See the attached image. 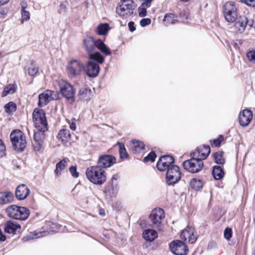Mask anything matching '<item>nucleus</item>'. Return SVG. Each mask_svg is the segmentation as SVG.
<instances>
[{"label":"nucleus","mask_w":255,"mask_h":255,"mask_svg":"<svg viewBox=\"0 0 255 255\" xmlns=\"http://www.w3.org/2000/svg\"><path fill=\"white\" fill-rule=\"evenodd\" d=\"M6 148L4 142L0 139V157H2L5 154Z\"/></svg>","instance_id":"50"},{"label":"nucleus","mask_w":255,"mask_h":255,"mask_svg":"<svg viewBox=\"0 0 255 255\" xmlns=\"http://www.w3.org/2000/svg\"><path fill=\"white\" fill-rule=\"evenodd\" d=\"M233 232L231 228H226L224 230V238L228 241L230 240L232 237Z\"/></svg>","instance_id":"44"},{"label":"nucleus","mask_w":255,"mask_h":255,"mask_svg":"<svg viewBox=\"0 0 255 255\" xmlns=\"http://www.w3.org/2000/svg\"><path fill=\"white\" fill-rule=\"evenodd\" d=\"M211 152V148L209 145L203 144L196 148L194 151L190 153L191 157L199 158V159H206Z\"/></svg>","instance_id":"16"},{"label":"nucleus","mask_w":255,"mask_h":255,"mask_svg":"<svg viewBox=\"0 0 255 255\" xmlns=\"http://www.w3.org/2000/svg\"><path fill=\"white\" fill-rule=\"evenodd\" d=\"M0 13L1 15H3V14H5L6 13L5 12L4 10H2L0 11Z\"/></svg>","instance_id":"62"},{"label":"nucleus","mask_w":255,"mask_h":255,"mask_svg":"<svg viewBox=\"0 0 255 255\" xmlns=\"http://www.w3.org/2000/svg\"><path fill=\"white\" fill-rule=\"evenodd\" d=\"M6 213L9 217L21 221L27 219L30 214V211L28 208L16 205L9 206L6 209Z\"/></svg>","instance_id":"4"},{"label":"nucleus","mask_w":255,"mask_h":255,"mask_svg":"<svg viewBox=\"0 0 255 255\" xmlns=\"http://www.w3.org/2000/svg\"><path fill=\"white\" fill-rule=\"evenodd\" d=\"M253 118V113L250 110L245 109L241 111L239 115L240 124L242 127L247 126Z\"/></svg>","instance_id":"20"},{"label":"nucleus","mask_w":255,"mask_h":255,"mask_svg":"<svg viewBox=\"0 0 255 255\" xmlns=\"http://www.w3.org/2000/svg\"><path fill=\"white\" fill-rule=\"evenodd\" d=\"M181 177V172L179 166L173 165L166 170V181L168 185L177 183Z\"/></svg>","instance_id":"10"},{"label":"nucleus","mask_w":255,"mask_h":255,"mask_svg":"<svg viewBox=\"0 0 255 255\" xmlns=\"http://www.w3.org/2000/svg\"><path fill=\"white\" fill-rule=\"evenodd\" d=\"M177 16L172 13H166L164 17L163 21L166 26L169 24H174L177 21Z\"/></svg>","instance_id":"32"},{"label":"nucleus","mask_w":255,"mask_h":255,"mask_svg":"<svg viewBox=\"0 0 255 255\" xmlns=\"http://www.w3.org/2000/svg\"><path fill=\"white\" fill-rule=\"evenodd\" d=\"M151 23V19L148 18H144L140 20V24L142 27H145Z\"/></svg>","instance_id":"48"},{"label":"nucleus","mask_w":255,"mask_h":255,"mask_svg":"<svg viewBox=\"0 0 255 255\" xmlns=\"http://www.w3.org/2000/svg\"><path fill=\"white\" fill-rule=\"evenodd\" d=\"M27 6L26 3H22L21 4V10H25V8Z\"/></svg>","instance_id":"57"},{"label":"nucleus","mask_w":255,"mask_h":255,"mask_svg":"<svg viewBox=\"0 0 255 255\" xmlns=\"http://www.w3.org/2000/svg\"><path fill=\"white\" fill-rule=\"evenodd\" d=\"M86 175L91 182L98 185H102L107 179L104 169L97 165L88 167L86 171Z\"/></svg>","instance_id":"3"},{"label":"nucleus","mask_w":255,"mask_h":255,"mask_svg":"<svg viewBox=\"0 0 255 255\" xmlns=\"http://www.w3.org/2000/svg\"><path fill=\"white\" fill-rule=\"evenodd\" d=\"M10 141L13 149L18 151H22L26 146V141L24 133L19 129L12 131L10 134Z\"/></svg>","instance_id":"5"},{"label":"nucleus","mask_w":255,"mask_h":255,"mask_svg":"<svg viewBox=\"0 0 255 255\" xmlns=\"http://www.w3.org/2000/svg\"><path fill=\"white\" fill-rule=\"evenodd\" d=\"M60 91L63 97L71 102H74L75 90L69 83L63 81L60 84Z\"/></svg>","instance_id":"14"},{"label":"nucleus","mask_w":255,"mask_h":255,"mask_svg":"<svg viewBox=\"0 0 255 255\" xmlns=\"http://www.w3.org/2000/svg\"><path fill=\"white\" fill-rule=\"evenodd\" d=\"M197 237L194 235V231H190V237L188 238V242L190 244H194L197 240Z\"/></svg>","instance_id":"49"},{"label":"nucleus","mask_w":255,"mask_h":255,"mask_svg":"<svg viewBox=\"0 0 255 255\" xmlns=\"http://www.w3.org/2000/svg\"><path fill=\"white\" fill-rule=\"evenodd\" d=\"M30 190L23 184L18 185L15 192V197L18 200H23L29 195Z\"/></svg>","instance_id":"22"},{"label":"nucleus","mask_w":255,"mask_h":255,"mask_svg":"<svg viewBox=\"0 0 255 255\" xmlns=\"http://www.w3.org/2000/svg\"><path fill=\"white\" fill-rule=\"evenodd\" d=\"M32 118L34 127L37 130L34 131L33 135L35 142L34 148L36 151H39L46 136L45 132L48 129L44 111L42 109H35L32 113Z\"/></svg>","instance_id":"1"},{"label":"nucleus","mask_w":255,"mask_h":255,"mask_svg":"<svg viewBox=\"0 0 255 255\" xmlns=\"http://www.w3.org/2000/svg\"><path fill=\"white\" fill-rule=\"evenodd\" d=\"M96 48L106 55H110L112 54L110 48L101 39H99L95 40V49Z\"/></svg>","instance_id":"27"},{"label":"nucleus","mask_w":255,"mask_h":255,"mask_svg":"<svg viewBox=\"0 0 255 255\" xmlns=\"http://www.w3.org/2000/svg\"><path fill=\"white\" fill-rule=\"evenodd\" d=\"M4 109L6 113H11L16 110V105L13 102H9L4 106Z\"/></svg>","instance_id":"41"},{"label":"nucleus","mask_w":255,"mask_h":255,"mask_svg":"<svg viewBox=\"0 0 255 255\" xmlns=\"http://www.w3.org/2000/svg\"><path fill=\"white\" fill-rule=\"evenodd\" d=\"M164 218V210L160 208H156L153 209L150 215L149 219L152 223V227L159 230L162 223V220Z\"/></svg>","instance_id":"11"},{"label":"nucleus","mask_w":255,"mask_h":255,"mask_svg":"<svg viewBox=\"0 0 255 255\" xmlns=\"http://www.w3.org/2000/svg\"><path fill=\"white\" fill-rule=\"evenodd\" d=\"M252 26L253 21L250 22L245 15L240 16L237 18L235 23V28L238 32L242 33L244 32L247 25Z\"/></svg>","instance_id":"19"},{"label":"nucleus","mask_w":255,"mask_h":255,"mask_svg":"<svg viewBox=\"0 0 255 255\" xmlns=\"http://www.w3.org/2000/svg\"><path fill=\"white\" fill-rule=\"evenodd\" d=\"M8 1H9V0H0V5L5 4Z\"/></svg>","instance_id":"58"},{"label":"nucleus","mask_w":255,"mask_h":255,"mask_svg":"<svg viewBox=\"0 0 255 255\" xmlns=\"http://www.w3.org/2000/svg\"><path fill=\"white\" fill-rule=\"evenodd\" d=\"M215 162L217 164H224L225 163V159L224 157L223 151H218L213 154Z\"/></svg>","instance_id":"37"},{"label":"nucleus","mask_w":255,"mask_h":255,"mask_svg":"<svg viewBox=\"0 0 255 255\" xmlns=\"http://www.w3.org/2000/svg\"><path fill=\"white\" fill-rule=\"evenodd\" d=\"M20 225L15 221H8L4 226V232L8 234H15L18 229H20Z\"/></svg>","instance_id":"25"},{"label":"nucleus","mask_w":255,"mask_h":255,"mask_svg":"<svg viewBox=\"0 0 255 255\" xmlns=\"http://www.w3.org/2000/svg\"><path fill=\"white\" fill-rule=\"evenodd\" d=\"M116 162V158L111 154H103L99 156L97 161V166L101 168H109Z\"/></svg>","instance_id":"17"},{"label":"nucleus","mask_w":255,"mask_h":255,"mask_svg":"<svg viewBox=\"0 0 255 255\" xmlns=\"http://www.w3.org/2000/svg\"><path fill=\"white\" fill-rule=\"evenodd\" d=\"M134 8L132 0H121L116 8V12L120 16L127 18L133 14Z\"/></svg>","instance_id":"6"},{"label":"nucleus","mask_w":255,"mask_h":255,"mask_svg":"<svg viewBox=\"0 0 255 255\" xmlns=\"http://www.w3.org/2000/svg\"><path fill=\"white\" fill-rule=\"evenodd\" d=\"M6 240V237L1 232V233L0 234V241L1 242H4Z\"/></svg>","instance_id":"56"},{"label":"nucleus","mask_w":255,"mask_h":255,"mask_svg":"<svg viewBox=\"0 0 255 255\" xmlns=\"http://www.w3.org/2000/svg\"><path fill=\"white\" fill-rule=\"evenodd\" d=\"M203 184L202 181L197 178L192 179L190 182V186L191 188L194 189L196 191L199 190L202 188Z\"/></svg>","instance_id":"39"},{"label":"nucleus","mask_w":255,"mask_h":255,"mask_svg":"<svg viewBox=\"0 0 255 255\" xmlns=\"http://www.w3.org/2000/svg\"><path fill=\"white\" fill-rule=\"evenodd\" d=\"M174 162V158L173 156L166 155L161 156L156 164V167L160 171L167 170L170 166H173Z\"/></svg>","instance_id":"15"},{"label":"nucleus","mask_w":255,"mask_h":255,"mask_svg":"<svg viewBox=\"0 0 255 255\" xmlns=\"http://www.w3.org/2000/svg\"><path fill=\"white\" fill-rule=\"evenodd\" d=\"M132 145L131 147L132 151L134 152H139L145 148V144L142 141L133 139L131 141Z\"/></svg>","instance_id":"31"},{"label":"nucleus","mask_w":255,"mask_h":255,"mask_svg":"<svg viewBox=\"0 0 255 255\" xmlns=\"http://www.w3.org/2000/svg\"><path fill=\"white\" fill-rule=\"evenodd\" d=\"M105 61V57L99 52L90 54L88 60L83 64V69L86 74L91 78L96 77L100 70L99 64Z\"/></svg>","instance_id":"2"},{"label":"nucleus","mask_w":255,"mask_h":255,"mask_svg":"<svg viewBox=\"0 0 255 255\" xmlns=\"http://www.w3.org/2000/svg\"><path fill=\"white\" fill-rule=\"evenodd\" d=\"M247 56L250 61L255 63V50H251L247 52Z\"/></svg>","instance_id":"46"},{"label":"nucleus","mask_w":255,"mask_h":255,"mask_svg":"<svg viewBox=\"0 0 255 255\" xmlns=\"http://www.w3.org/2000/svg\"><path fill=\"white\" fill-rule=\"evenodd\" d=\"M119 175L114 174L105 187V192L109 193L111 197H115L118 192Z\"/></svg>","instance_id":"18"},{"label":"nucleus","mask_w":255,"mask_h":255,"mask_svg":"<svg viewBox=\"0 0 255 255\" xmlns=\"http://www.w3.org/2000/svg\"><path fill=\"white\" fill-rule=\"evenodd\" d=\"M60 8L65 9L66 8V6L64 3L62 2L60 3Z\"/></svg>","instance_id":"59"},{"label":"nucleus","mask_w":255,"mask_h":255,"mask_svg":"<svg viewBox=\"0 0 255 255\" xmlns=\"http://www.w3.org/2000/svg\"><path fill=\"white\" fill-rule=\"evenodd\" d=\"M157 233L152 229L145 230L142 233V237L146 241L152 242L157 237Z\"/></svg>","instance_id":"28"},{"label":"nucleus","mask_w":255,"mask_h":255,"mask_svg":"<svg viewBox=\"0 0 255 255\" xmlns=\"http://www.w3.org/2000/svg\"><path fill=\"white\" fill-rule=\"evenodd\" d=\"M14 196L13 193L8 191L0 192V204H6L12 202Z\"/></svg>","instance_id":"24"},{"label":"nucleus","mask_w":255,"mask_h":255,"mask_svg":"<svg viewBox=\"0 0 255 255\" xmlns=\"http://www.w3.org/2000/svg\"><path fill=\"white\" fill-rule=\"evenodd\" d=\"M203 166V161L195 157H192L191 159L186 160L183 163L184 168L192 173H198L200 171Z\"/></svg>","instance_id":"8"},{"label":"nucleus","mask_w":255,"mask_h":255,"mask_svg":"<svg viewBox=\"0 0 255 255\" xmlns=\"http://www.w3.org/2000/svg\"><path fill=\"white\" fill-rule=\"evenodd\" d=\"M2 231L1 230V229H0V234L1 233Z\"/></svg>","instance_id":"63"},{"label":"nucleus","mask_w":255,"mask_h":255,"mask_svg":"<svg viewBox=\"0 0 255 255\" xmlns=\"http://www.w3.org/2000/svg\"><path fill=\"white\" fill-rule=\"evenodd\" d=\"M247 5L253 7H255V0H249Z\"/></svg>","instance_id":"55"},{"label":"nucleus","mask_w":255,"mask_h":255,"mask_svg":"<svg viewBox=\"0 0 255 255\" xmlns=\"http://www.w3.org/2000/svg\"><path fill=\"white\" fill-rule=\"evenodd\" d=\"M83 69V64L80 60L73 59L67 63L66 71L69 78H77L81 76Z\"/></svg>","instance_id":"7"},{"label":"nucleus","mask_w":255,"mask_h":255,"mask_svg":"<svg viewBox=\"0 0 255 255\" xmlns=\"http://www.w3.org/2000/svg\"><path fill=\"white\" fill-rule=\"evenodd\" d=\"M83 47L88 53L89 57L93 54L95 50V40L91 36H87L83 40Z\"/></svg>","instance_id":"21"},{"label":"nucleus","mask_w":255,"mask_h":255,"mask_svg":"<svg viewBox=\"0 0 255 255\" xmlns=\"http://www.w3.org/2000/svg\"><path fill=\"white\" fill-rule=\"evenodd\" d=\"M144 1L142 3V5L146 7H149L152 0H144Z\"/></svg>","instance_id":"54"},{"label":"nucleus","mask_w":255,"mask_h":255,"mask_svg":"<svg viewBox=\"0 0 255 255\" xmlns=\"http://www.w3.org/2000/svg\"><path fill=\"white\" fill-rule=\"evenodd\" d=\"M47 234L46 232H34V234H32L31 233L28 235L26 237H24L22 238V241L24 242L28 241L29 240H31L33 239L34 238H38L41 237H43L44 236H45Z\"/></svg>","instance_id":"36"},{"label":"nucleus","mask_w":255,"mask_h":255,"mask_svg":"<svg viewBox=\"0 0 255 255\" xmlns=\"http://www.w3.org/2000/svg\"><path fill=\"white\" fill-rule=\"evenodd\" d=\"M70 128L72 130H75L76 129V120L75 119H72V122L70 123Z\"/></svg>","instance_id":"53"},{"label":"nucleus","mask_w":255,"mask_h":255,"mask_svg":"<svg viewBox=\"0 0 255 255\" xmlns=\"http://www.w3.org/2000/svg\"><path fill=\"white\" fill-rule=\"evenodd\" d=\"M17 86L15 84H10L6 85L2 92L1 96L4 97L8 94H12L15 92Z\"/></svg>","instance_id":"33"},{"label":"nucleus","mask_w":255,"mask_h":255,"mask_svg":"<svg viewBox=\"0 0 255 255\" xmlns=\"http://www.w3.org/2000/svg\"><path fill=\"white\" fill-rule=\"evenodd\" d=\"M129 30L133 32L135 30V26H134V22L133 21H130L128 24Z\"/></svg>","instance_id":"52"},{"label":"nucleus","mask_w":255,"mask_h":255,"mask_svg":"<svg viewBox=\"0 0 255 255\" xmlns=\"http://www.w3.org/2000/svg\"><path fill=\"white\" fill-rule=\"evenodd\" d=\"M38 65L34 61H31L30 66L27 69L28 75L31 76H33L38 73Z\"/></svg>","instance_id":"35"},{"label":"nucleus","mask_w":255,"mask_h":255,"mask_svg":"<svg viewBox=\"0 0 255 255\" xmlns=\"http://www.w3.org/2000/svg\"><path fill=\"white\" fill-rule=\"evenodd\" d=\"M78 96L79 100L87 103L91 100L93 96L92 92L89 88L83 87L80 89Z\"/></svg>","instance_id":"23"},{"label":"nucleus","mask_w":255,"mask_h":255,"mask_svg":"<svg viewBox=\"0 0 255 255\" xmlns=\"http://www.w3.org/2000/svg\"><path fill=\"white\" fill-rule=\"evenodd\" d=\"M117 145L119 146L120 158L122 159L128 158V154L126 150L125 144L122 142H118Z\"/></svg>","instance_id":"38"},{"label":"nucleus","mask_w":255,"mask_h":255,"mask_svg":"<svg viewBox=\"0 0 255 255\" xmlns=\"http://www.w3.org/2000/svg\"><path fill=\"white\" fill-rule=\"evenodd\" d=\"M100 215H105L104 210H100Z\"/></svg>","instance_id":"60"},{"label":"nucleus","mask_w":255,"mask_h":255,"mask_svg":"<svg viewBox=\"0 0 255 255\" xmlns=\"http://www.w3.org/2000/svg\"><path fill=\"white\" fill-rule=\"evenodd\" d=\"M190 231H194V229L192 227H188L184 229L180 234V238L184 241L188 240V238L190 237Z\"/></svg>","instance_id":"40"},{"label":"nucleus","mask_w":255,"mask_h":255,"mask_svg":"<svg viewBox=\"0 0 255 255\" xmlns=\"http://www.w3.org/2000/svg\"><path fill=\"white\" fill-rule=\"evenodd\" d=\"M156 157V154L154 151H151L149 152L148 155L144 157L143 161L144 162H148L150 161L151 162H154Z\"/></svg>","instance_id":"43"},{"label":"nucleus","mask_w":255,"mask_h":255,"mask_svg":"<svg viewBox=\"0 0 255 255\" xmlns=\"http://www.w3.org/2000/svg\"><path fill=\"white\" fill-rule=\"evenodd\" d=\"M223 13L225 19L229 22H235L238 18L237 8L233 1H228L224 5Z\"/></svg>","instance_id":"9"},{"label":"nucleus","mask_w":255,"mask_h":255,"mask_svg":"<svg viewBox=\"0 0 255 255\" xmlns=\"http://www.w3.org/2000/svg\"><path fill=\"white\" fill-rule=\"evenodd\" d=\"M224 139V137L223 135H219L217 138L213 140H210V142L212 146L219 147L221 145V143Z\"/></svg>","instance_id":"42"},{"label":"nucleus","mask_w":255,"mask_h":255,"mask_svg":"<svg viewBox=\"0 0 255 255\" xmlns=\"http://www.w3.org/2000/svg\"><path fill=\"white\" fill-rule=\"evenodd\" d=\"M138 15L141 17L145 16L147 14L146 9L144 7H139L138 9Z\"/></svg>","instance_id":"51"},{"label":"nucleus","mask_w":255,"mask_h":255,"mask_svg":"<svg viewBox=\"0 0 255 255\" xmlns=\"http://www.w3.org/2000/svg\"><path fill=\"white\" fill-rule=\"evenodd\" d=\"M21 17H22V22L23 21H27L30 18V13L29 11L24 10H21Z\"/></svg>","instance_id":"47"},{"label":"nucleus","mask_w":255,"mask_h":255,"mask_svg":"<svg viewBox=\"0 0 255 255\" xmlns=\"http://www.w3.org/2000/svg\"><path fill=\"white\" fill-rule=\"evenodd\" d=\"M171 252L175 255H186L188 252L187 246L180 240H174L169 245Z\"/></svg>","instance_id":"13"},{"label":"nucleus","mask_w":255,"mask_h":255,"mask_svg":"<svg viewBox=\"0 0 255 255\" xmlns=\"http://www.w3.org/2000/svg\"><path fill=\"white\" fill-rule=\"evenodd\" d=\"M58 96L57 92L47 90L39 95L38 105L39 107H43L51 101L56 100Z\"/></svg>","instance_id":"12"},{"label":"nucleus","mask_w":255,"mask_h":255,"mask_svg":"<svg viewBox=\"0 0 255 255\" xmlns=\"http://www.w3.org/2000/svg\"><path fill=\"white\" fill-rule=\"evenodd\" d=\"M69 171L73 177L75 178L78 177L79 174L77 172L76 166H71L69 168Z\"/></svg>","instance_id":"45"},{"label":"nucleus","mask_w":255,"mask_h":255,"mask_svg":"<svg viewBox=\"0 0 255 255\" xmlns=\"http://www.w3.org/2000/svg\"><path fill=\"white\" fill-rule=\"evenodd\" d=\"M69 160L65 158L56 163L54 173L57 176H59L62 172L67 167Z\"/></svg>","instance_id":"26"},{"label":"nucleus","mask_w":255,"mask_h":255,"mask_svg":"<svg viewBox=\"0 0 255 255\" xmlns=\"http://www.w3.org/2000/svg\"><path fill=\"white\" fill-rule=\"evenodd\" d=\"M212 174L215 180H220L224 177L225 172L221 166L215 165L213 167Z\"/></svg>","instance_id":"29"},{"label":"nucleus","mask_w":255,"mask_h":255,"mask_svg":"<svg viewBox=\"0 0 255 255\" xmlns=\"http://www.w3.org/2000/svg\"><path fill=\"white\" fill-rule=\"evenodd\" d=\"M58 137L61 140L63 143L69 141L71 139L70 131L66 128L60 130L58 134Z\"/></svg>","instance_id":"30"},{"label":"nucleus","mask_w":255,"mask_h":255,"mask_svg":"<svg viewBox=\"0 0 255 255\" xmlns=\"http://www.w3.org/2000/svg\"><path fill=\"white\" fill-rule=\"evenodd\" d=\"M241 1L244 2L246 4H247V3L249 2V0H240Z\"/></svg>","instance_id":"61"},{"label":"nucleus","mask_w":255,"mask_h":255,"mask_svg":"<svg viewBox=\"0 0 255 255\" xmlns=\"http://www.w3.org/2000/svg\"><path fill=\"white\" fill-rule=\"evenodd\" d=\"M109 30V24L107 23H101L97 27L96 32L99 35H106Z\"/></svg>","instance_id":"34"}]
</instances>
